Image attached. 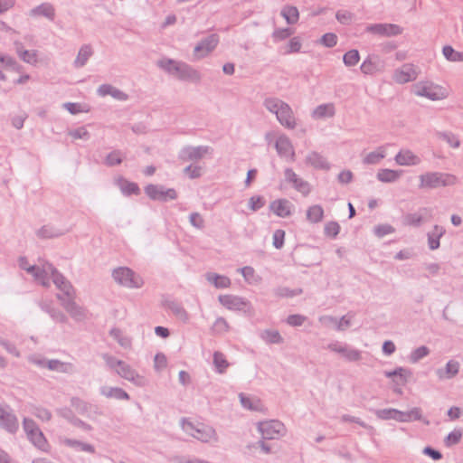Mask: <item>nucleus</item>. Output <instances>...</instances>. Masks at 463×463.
I'll list each match as a JSON object with an SVG mask.
<instances>
[{"label":"nucleus","mask_w":463,"mask_h":463,"mask_svg":"<svg viewBox=\"0 0 463 463\" xmlns=\"http://www.w3.org/2000/svg\"><path fill=\"white\" fill-rule=\"evenodd\" d=\"M419 188L437 189L439 187L452 186L457 184L458 178L449 173L427 172L419 176Z\"/></svg>","instance_id":"f257e3e1"},{"label":"nucleus","mask_w":463,"mask_h":463,"mask_svg":"<svg viewBox=\"0 0 463 463\" xmlns=\"http://www.w3.org/2000/svg\"><path fill=\"white\" fill-rule=\"evenodd\" d=\"M174 77L182 81H191L194 83H198L202 80V75L197 70L183 61H179Z\"/></svg>","instance_id":"9b49d317"},{"label":"nucleus","mask_w":463,"mask_h":463,"mask_svg":"<svg viewBox=\"0 0 463 463\" xmlns=\"http://www.w3.org/2000/svg\"><path fill=\"white\" fill-rule=\"evenodd\" d=\"M430 352V351L429 347H427L425 345L419 346L411 351V353L409 356V360L411 363L416 364L420 360H421L424 357H426L427 355H429Z\"/></svg>","instance_id":"3c124183"},{"label":"nucleus","mask_w":463,"mask_h":463,"mask_svg":"<svg viewBox=\"0 0 463 463\" xmlns=\"http://www.w3.org/2000/svg\"><path fill=\"white\" fill-rule=\"evenodd\" d=\"M0 426L5 431L15 434L19 430V421L8 405L4 406L0 403Z\"/></svg>","instance_id":"0eeeda50"},{"label":"nucleus","mask_w":463,"mask_h":463,"mask_svg":"<svg viewBox=\"0 0 463 463\" xmlns=\"http://www.w3.org/2000/svg\"><path fill=\"white\" fill-rule=\"evenodd\" d=\"M386 156L385 147L381 146L377 147L375 151L370 152L363 159V163L365 165H377Z\"/></svg>","instance_id":"58836bf2"},{"label":"nucleus","mask_w":463,"mask_h":463,"mask_svg":"<svg viewBox=\"0 0 463 463\" xmlns=\"http://www.w3.org/2000/svg\"><path fill=\"white\" fill-rule=\"evenodd\" d=\"M53 284L62 292L64 298H70L74 295V289L71 283L61 274L59 273L52 279Z\"/></svg>","instance_id":"393cba45"},{"label":"nucleus","mask_w":463,"mask_h":463,"mask_svg":"<svg viewBox=\"0 0 463 463\" xmlns=\"http://www.w3.org/2000/svg\"><path fill=\"white\" fill-rule=\"evenodd\" d=\"M114 183L125 196L138 195L141 193L137 183L130 182L121 175L115 178Z\"/></svg>","instance_id":"6ab92c4d"},{"label":"nucleus","mask_w":463,"mask_h":463,"mask_svg":"<svg viewBox=\"0 0 463 463\" xmlns=\"http://www.w3.org/2000/svg\"><path fill=\"white\" fill-rule=\"evenodd\" d=\"M395 161L400 165H416L420 164V159L411 151L404 150L395 156Z\"/></svg>","instance_id":"7c9ffc66"},{"label":"nucleus","mask_w":463,"mask_h":463,"mask_svg":"<svg viewBox=\"0 0 463 463\" xmlns=\"http://www.w3.org/2000/svg\"><path fill=\"white\" fill-rule=\"evenodd\" d=\"M302 288L290 289L288 287H278L274 289V295L278 298H293L302 294Z\"/></svg>","instance_id":"09e8293b"},{"label":"nucleus","mask_w":463,"mask_h":463,"mask_svg":"<svg viewBox=\"0 0 463 463\" xmlns=\"http://www.w3.org/2000/svg\"><path fill=\"white\" fill-rule=\"evenodd\" d=\"M402 174V170L384 168L378 171L376 177L383 183H394L401 177Z\"/></svg>","instance_id":"72a5a7b5"},{"label":"nucleus","mask_w":463,"mask_h":463,"mask_svg":"<svg viewBox=\"0 0 463 463\" xmlns=\"http://www.w3.org/2000/svg\"><path fill=\"white\" fill-rule=\"evenodd\" d=\"M61 443L66 447L72 448L80 451L88 452L90 454L95 453V447L93 445L82 442L78 439L63 438L61 439Z\"/></svg>","instance_id":"c756f323"},{"label":"nucleus","mask_w":463,"mask_h":463,"mask_svg":"<svg viewBox=\"0 0 463 463\" xmlns=\"http://www.w3.org/2000/svg\"><path fill=\"white\" fill-rule=\"evenodd\" d=\"M326 348L340 354L347 362H358L362 359V352L345 343L334 341L328 344Z\"/></svg>","instance_id":"39448f33"},{"label":"nucleus","mask_w":463,"mask_h":463,"mask_svg":"<svg viewBox=\"0 0 463 463\" xmlns=\"http://www.w3.org/2000/svg\"><path fill=\"white\" fill-rule=\"evenodd\" d=\"M21 268L25 269L28 273L32 274L36 279H46L47 270L46 269H41L35 265L26 268L21 263Z\"/></svg>","instance_id":"13d9d810"},{"label":"nucleus","mask_w":463,"mask_h":463,"mask_svg":"<svg viewBox=\"0 0 463 463\" xmlns=\"http://www.w3.org/2000/svg\"><path fill=\"white\" fill-rule=\"evenodd\" d=\"M446 230L440 225H434L432 231L427 233L428 246L431 250H435L439 248L440 238L445 234Z\"/></svg>","instance_id":"a878e982"},{"label":"nucleus","mask_w":463,"mask_h":463,"mask_svg":"<svg viewBox=\"0 0 463 463\" xmlns=\"http://www.w3.org/2000/svg\"><path fill=\"white\" fill-rule=\"evenodd\" d=\"M207 280L214 285L217 288H226L231 286V279L222 275H218L216 273H207L206 275Z\"/></svg>","instance_id":"79ce46f5"},{"label":"nucleus","mask_w":463,"mask_h":463,"mask_svg":"<svg viewBox=\"0 0 463 463\" xmlns=\"http://www.w3.org/2000/svg\"><path fill=\"white\" fill-rule=\"evenodd\" d=\"M374 414L378 419L381 420H395L396 421H399V420H402L401 416H403L402 414V411H399L397 409L388 408V409H380L375 410Z\"/></svg>","instance_id":"ea45409f"},{"label":"nucleus","mask_w":463,"mask_h":463,"mask_svg":"<svg viewBox=\"0 0 463 463\" xmlns=\"http://www.w3.org/2000/svg\"><path fill=\"white\" fill-rule=\"evenodd\" d=\"M278 121L286 128L294 129L297 127L296 118L294 116L291 107L287 103L277 113Z\"/></svg>","instance_id":"a211bd4d"},{"label":"nucleus","mask_w":463,"mask_h":463,"mask_svg":"<svg viewBox=\"0 0 463 463\" xmlns=\"http://www.w3.org/2000/svg\"><path fill=\"white\" fill-rule=\"evenodd\" d=\"M66 233V231L59 229L52 224H46L42 226L36 232V235L40 239H53L58 238Z\"/></svg>","instance_id":"bb28decb"},{"label":"nucleus","mask_w":463,"mask_h":463,"mask_svg":"<svg viewBox=\"0 0 463 463\" xmlns=\"http://www.w3.org/2000/svg\"><path fill=\"white\" fill-rule=\"evenodd\" d=\"M292 203L287 199H277L270 203L269 210L278 217L287 218L292 214Z\"/></svg>","instance_id":"aec40b11"},{"label":"nucleus","mask_w":463,"mask_h":463,"mask_svg":"<svg viewBox=\"0 0 463 463\" xmlns=\"http://www.w3.org/2000/svg\"><path fill=\"white\" fill-rule=\"evenodd\" d=\"M462 437L461 430H454L449 433L444 442L447 447L458 444Z\"/></svg>","instance_id":"0e129e2a"},{"label":"nucleus","mask_w":463,"mask_h":463,"mask_svg":"<svg viewBox=\"0 0 463 463\" xmlns=\"http://www.w3.org/2000/svg\"><path fill=\"white\" fill-rule=\"evenodd\" d=\"M324 218V210L321 205L315 204L307 208V220L311 223H318Z\"/></svg>","instance_id":"a19ab883"},{"label":"nucleus","mask_w":463,"mask_h":463,"mask_svg":"<svg viewBox=\"0 0 463 463\" xmlns=\"http://www.w3.org/2000/svg\"><path fill=\"white\" fill-rule=\"evenodd\" d=\"M180 425H181L182 430L185 433H187L188 435H190L191 437L194 438V436L196 432L195 430L198 428L199 423L195 424L187 418H182L180 420Z\"/></svg>","instance_id":"052dcab7"},{"label":"nucleus","mask_w":463,"mask_h":463,"mask_svg":"<svg viewBox=\"0 0 463 463\" xmlns=\"http://www.w3.org/2000/svg\"><path fill=\"white\" fill-rule=\"evenodd\" d=\"M286 104L287 102L274 97L266 98L263 102L264 107L276 116Z\"/></svg>","instance_id":"c03bdc74"},{"label":"nucleus","mask_w":463,"mask_h":463,"mask_svg":"<svg viewBox=\"0 0 463 463\" xmlns=\"http://www.w3.org/2000/svg\"><path fill=\"white\" fill-rule=\"evenodd\" d=\"M112 278L118 284L128 288H139L144 284L142 277L128 267L114 269Z\"/></svg>","instance_id":"f03ea898"},{"label":"nucleus","mask_w":463,"mask_h":463,"mask_svg":"<svg viewBox=\"0 0 463 463\" xmlns=\"http://www.w3.org/2000/svg\"><path fill=\"white\" fill-rule=\"evenodd\" d=\"M100 393L102 395L106 396L107 398H114L117 400H126V401L130 399L129 394L127 392H125L122 388H119V387H109V388L103 387L100 390Z\"/></svg>","instance_id":"c9c22d12"},{"label":"nucleus","mask_w":463,"mask_h":463,"mask_svg":"<svg viewBox=\"0 0 463 463\" xmlns=\"http://www.w3.org/2000/svg\"><path fill=\"white\" fill-rule=\"evenodd\" d=\"M213 364L216 367V372L223 373L229 366L225 356L221 352H214L213 354Z\"/></svg>","instance_id":"8fccbe9b"},{"label":"nucleus","mask_w":463,"mask_h":463,"mask_svg":"<svg viewBox=\"0 0 463 463\" xmlns=\"http://www.w3.org/2000/svg\"><path fill=\"white\" fill-rule=\"evenodd\" d=\"M258 430L263 439H279L286 433L285 425L277 420L262 421L258 424Z\"/></svg>","instance_id":"7ed1b4c3"},{"label":"nucleus","mask_w":463,"mask_h":463,"mask_svg":"<svg viewBox=\"0 0 463 463\" xmlns=\"http://www.w3.org/2000/svg\"><path fill=\"white\" fill-rule=\"evenodd\" d=\"M27 439L39 449L42 451H48L49 443L43 433V431L39 429L26 435Z\"/></svg>","instance_id":"c85d7f7f"},{"label":"nucleus","mask_w":463,"mask_h":463,"mask_svg":"<svg viewBox=\"0 0 463 463\" xmlns=\"http://www.w3.org/2000/svg\"><path fill=\"white\" fill-rule=\"evenodd\" d=\"M366 32L381 36H396L402 34L403 29L394 24H373L366 27Z\"/></svg>","instance_id":"f8f14e48"},{"label":"nucleus","mask_w":463,"mask_h":463,"mask_svg":"<svg viewBox=\"0 0 463 463\" xmlns=\"http://www.w3.org/2000/svg\"><path fill=\"white\" fill-rule=\"evenodd\" d=\"M305 162L307 165H311L316 169H321L326 171L330 169V164L327 162L326 157H324L321 154L316 151L310 152L306 156Z\"/></svg>","instance_id":"b1692460"},{"label":"nucleus","mask_w":463,"mask_h":463,"mask_svg":"<svg viewBox=\"0 0 463 463\" xmlns=\"http://www.w3.org/2000/svg\"><path fill=\"white\" fill-rule=\"evenodd\" d=\"M71 405L79 414L90 419H94L95 417L101 416L103 414L98 405L88 402L77 396L71 398Z\"/></svg>","instance_id":"423d86ee"},{"label":"nucleus","mask_w":463,"mask_h":463,"mask_svg":"<svg viewBox=\"0 0 463 463\" xmlns=\"http://www.w3.org/2000/svg\"><path fill=\"white\" fill-rule=\"evenodd\" d=\"M439 137L445 140L451 147L458 148L460 146L459 139L456 135L450 132H441Z\"/></svg>","instance_id":"e2e57ef3"},{"label":"nucleus","mask_w":463,"mask_h":463,"mask_svg":"<svg viewBox=\"0 0 463 463\" xmlns=\"http://www.w3.org/2000/svg\"><path fill=\"white\" fill-rule=\"evenodd\" d=\"M261 338L269 344H281L283 337L278 330H264L260 334Z\"/></svg>","instance_id":"de8ad7c7"},{"label":"nucleus","mask_w":463,"mask_h":463,"mask_svg":"<svg viewBox=\"0 0 463 463\" xmlns=\"http://www.w3.org/2000/svg\"><path fill=\"white\" fill-rule=\"evenodd\" d=\"M47 368L63 373H73L75 372V366L71 363L61 362L58 359L49 360Z\"/></svg>","instance_id":"2f4dec72"},{"label":"nucleus","mask_w":463,"mask_h":463,"mask_svg":"<svg viewBox=\"0 0 463 463\" xmlns=\"http://www.w3.org/2000/svg\"><path fill=\"white\" fill-rule=\"evenodd\" d=\"M29 15L32 17L43 16L50 21L55 19V8L50 3H43L30 10Z\"/></svg>","instance_id":"5701e85b"},{"label":"nucleus","mask_w":463,"mask_h":463,"mask_svg":"<svg viewBox=\"0 0 463 463\" xmlns=\"http://www.w3.org/2000/svg\"><path fill=\"white\" fill-rule=\"evenodd\" d=\"M411 375V371L404 367H397L393 371L385 372V376L388 378L398 377L397 380H393L396 385H405Z\"/></svg>","instance_id":"cd10ccee"},{"label":"nucleus","mask_w":463,"mask_h":463,"mask_svg":"<svg viewBox=\"0 0 463 463\" xmlns=\"http://www.w3.org/2000/svg\"><path fill=\"white\" fill-rule=\"evenodd\" d=\"M324 232L326 236L335 238L340 232V225L336 222H329L325 225Z\"/></svg>","instance_id":"69168bd1"},{"label":"nucleus","mask_w":463,"mask_h":463,"mask_svg":"<svg viewBox=\"0 0 463 463\" xmlns=\"http://www.w3.org/2000/svg\"><path fill=\"white\" fill-rule=\"evenodd\" d=\"M403 416L400 418L402 420H399V422H409L411 420H421V410L418 407L411 409L409 411H402Z\"/></svg>","instance_id":"864d4df0"},{"label":"nucleus","mask_w":463,"mask_h":463,"mask_svg":"<svg viewBox=\"0 0 463 463\" xmlns=\"http://www.w3.org/2000/svg\"><path fill=\"white\" fill-rule=\"evenodd\" d=\"M442 53L446 60L452 62L463 61V52H458L450 45H445L442 48Z\"/></svg>","instance_id":"a18cd8bd"},{"label":"nucleus","mask_w":463,"mask_h":463,"mask_svg":"<svg viewBox=\"0 0 463 463\" xmlns=\"http://www.w3.org/2000/svg\"><path fill=\"white\" fill-rule=\"evenodd\" d=\"M417 76L418 73L414 66L411 63H405L394 71L393 79L397 83L404 84L415 80Z\"/></svg>","instance_id":"dca6fc26"},{"label":"nucleus","mask_w":463,"mask_h":463,"mask_svg":"<svg viewBox=\"0 0 463 463\" xmlns=\"http://www.w3.org/2000/svg\"><path fill=\"white\" fill-rule=\"evenodd\" d=\"M360 60L359 52L355 49H352L346 52L343 56V61L345 66L352 67L358 63Z\"/></svg>","instance_id":"5fc2aeb1"},{"label":"nucleus","mask_w":463,"mask_h":463,"mask_svg":"<svg viewBox=\"0 0 463 463\" xmlns=\"http://www.w3.org/2000/svg\"><path fill=\"white\" fill-rule=\"evenodd\" d=\"M459 366L460 364L458 361L451 359L446 364L445 367L436 370V375L441 381L452 379L458 375Z\"/></svg>","instance_id":"4be33fe9"},{"label":"nucleus","mask_w":463,"mask_h":463,"mask_svg":"<svg viewBox=\"0 0 463 463\" xmlns=\"http://www.w3.org/2000/svg\"><path fill=\"white\" fill-rule=\"evenodd\" d=\"M333 103L318 105L313 111L312 116L316 118H331L335 115Z\"/></svg>","instance_id":"4c0bfd02"},{"label":"nucleus","mask_w":463,"mask_h":463,"mask_svg":"<svg viewBox=\"0 0 463 463\" xmlns=\"http://www.w3.org/2000/svg\"><path fill=\"white\" fill-rule=\"evenodd\" d=\"M178 63L179 61L175 60L165 58L157 61V66L168 74L174 76Z\"/></svg>","instance_id":"49530a36"},{"label":"nucleus","mask_w":463,"mask_h":463,"mask_svg":"<svg viewBox=\"0 0 463 463\" xmlns=\"http://www.w3.org/2000/svg\"><path fill=\"white\" fill-rule=\"evenodd\" d=\"M320 43L328 48L335 47L337 43V36L334 33H326L321 37Z\"/></svg>","instance_id":"338daca9"},{"label":"nucleus","mask_w":463,"mask_h":463,"mask_svg":"<svg viewBox=\"0 0 463 463\" xmlns=\"http://www.w3.org/2000/svg\"><path fill=\"white\" fill-rule=\"evenodd\" d=\"M301 46L302 43L299 37H292L286 46V51L284 52V54L298 52L301 49Z\"/></svg>","instance_id":"680f3d73"},{"label":"nucleus","mask_w":463,"mask_h":463,"mask_svg":"<svg viewBox=\"0 0 463 463\" xmlns=\"http://www.w3.org/2000/svg\"><path fill=\"white\" fill-rule=\"evenodd\" d=\"M432 219V210L429 207H421L417 213H407L403 218V223L408 226L420 227L423 222Z\"/></svg>","instance_id":"ddd939ff"},{"label":"nucleus","mask_w":463,"mask_h":463,"mask_svg":"<svg viewBox=\"0 0 463 463\" xmlns=\"http://www.w3.org/2000/svg\"><path fill=\"white\" fill-rule=\"evenodd\" d=\"M31 413L43 421H50L52 420V412L41 406H33Z\"/></svg>","instance_id":"6e6d98bb"},{"label":"nucleus","mask_w":463,"mask_h":463,"mask_svg":"<svg viewBox=\"0 0 463 463\" xmlns=\"http://www.w3.org/2000/svg\"><path fill=\"white\" fill-rule=\"evenodd\" d=\"M123 161V153L122 151L116 149L108 154L105 158V165L108 166H115L120 165Z\"/></svg>","instance_id":"603ef678"},{"label":"nucleus","mask_w":463,"mask_h":463,"mask_svg":"<svg viewBox=\"0 0 463 463\" xmlns=\"http://www.w3.org/2000/svg\"><path fill=\"white\" fill-rule=\"evenodd\" d=\"M275 148L279 156L290 157L291 161L295 160V151L291 141L287 136L282 135L277 138Z\"/></svg>","instance_id":"f3484780"},{"label":"nucleus","mask_w":463,"mask_h":463,"mask_svg":"<svg viewBox=\"0 0 463 463\" xmlns=\"http://www.w3.org/2000/svg\"><path fill=\"white\" fill-rule=\"evenodd\" d=\"M361 71L365 75H373L378 71L377 64L368 57L360 66Z\"/></svg>","instance_id":"bf43d9fd"},{"label":"nucleus","mask_w":463,"mask_h":463,"mask_svg":"<svg viewBox=\"0 0 463 463\" xmlns=\"http://www.w3.org/2000/svg\"><path fill=\"white\" fill-rule=\"evenodd\" d=\"M294 31L291 28H279L272 33V39L274 43L284 41L293 34Z\"/></svg>","instance_id":"4d7b16f0"},{"label":"nucleus","mask_w":463,"mask_h":463,"mask_svg":"<svg viewBox=\"0 0 463 463\" xmlns=\"http://www.w3.org/2000/svg\"><path fill=\"white\" fill-rule=\"evenodd\" d=\"M92 48L90 44H84L79 50L78 55L73 62L75 68L83 67L92 55Z\"/></svg>","instance_id":"f704fd0d"},{"label":"nucleus","mask_w":463,"mask_h":463,"mask_svg":"<svg viewBox=\"0 0 463 463\" xmlns=\"http://www.w3.org/2000/svg\"><path fill=\"white\" fill-rule=\"evenodd\" d=\"M116 373L122 378L131 382L136 386L145 387L147 384V379L140 375L135 369L124 361L119 367L116 369Z\"/></svg>","instance_id":"1a4fd4ad"},{"label":"nucleus","mask_w":463,"mask_h":463,"mask_svg":"<svg viewBox=\"0 0 463 463\" xmlns=\"http://www.w3.org/2000/svg\"><path fill=\"white\" fill-rule=\"evenodd\" d=\"M354 14L346 10H339L335 14L336 20L342 24H349L353 20Z\"/></svg>","instance_id":"774afa93"},{"label":"nucleus","mask_w":463,"mask_h":463,"mask_svg":"<svg viewBox=\"0 0 463 463\" xmlns=\"http://www.w3.org/2000/svg\"><path fill=\"white\" fill-rule=\"evenodd\" d=\"M41 308L50 315V317L56 322L66 323L67 317L59 309L53 307L51 304L43 302L40 304Z\"/></svg>","instance_id":"e433bc0d"},{"label":"nucleus","mask_w":463,"mask_h":463,"mask_svg":"<svg viewBox=\"0 0 463 463\" xmlns=\"http://www.w3.org/2000/svg\"><path fill=\"white\" fill-rule=\"evenodd\" d=\"M281 15L288 24H295L298 21L299 13L296 6L285 5L281 10Z\"/></svg>","instance_id":"37998d69"},{"label":"nucleus","mask_w":463,"mask_h":463,"mask_svg":"<svg viewBox=\"0 0 463 463\" xmlns=\"http://www.w3.org/2000/svg\"><path fill=\"white\" fill-rule=\"evenodd\" d=\"M219 43V36L216 33L210 34L203 39L195 47L194 54L202 58L213 51Z\"/></svg>","instance_id":"2eb2a0df"},{"label":"nucleus","mask_w":463,"mask_h":463,"mask_svg":"<svg viewBox=\"0 0 463 463\" xmlns=\"http://www.w3.org/2000/svg\"><path fill=\"white\" fill-rule=\"evenodd\" d=\"M57 298L61 301V306L70 314V316L78 322L83 321L87 317V311L84 307L79 306L73 299V296L64 298L60 293L57 294Z\"/></svg>","instance_id":"6e6552de"},{"label":"nucleus","mask_w":463,"mask_h":463,"mask_svg":"<svg viewBox=\"0 0 463 463\" xmlns=\"http://www.w3.org/2000/svg\"><path fill=\"white\" fill-rule=\"evenodd\" d=\"M219 302L230 310H245L250 306V302L245 298L233 295H220Z\"/></svg>","instance_id":"4468645a"},{"label":"nucleus","mask_w":463,"mask_h":463,"mask_svg":"<svg viewBox=\"0 0 463 463\" xmlns=\"http://www.w3.org/2000/svg\"><path fill=\"white\" fill-rule=\"evenodd\" d=\"M212 152L213 148L208 146H186L181 149L179 153V159L184 162L198 161L202 159L205 155L211 154Z\"/></svg>","instance_id":"9d476101"},{"label":"nucleus","mask_w":463,"mask_h":463,"mask_svg":"<svg viewBox=\"0 0 463 463\" xmlns=\"http://www.w3.org/2000/svg\"><path fill=\"white\" fill-rule=\"evenodd\" d=\"M145 194L153 201L166 203L177 198V192L174 188H165L161 184H149L145 186Z\"/></svg>","instance_id":"20e7f679"},{"label":"nucleus","mask_w":463,"mask_h":463,"mask_svg":"<svg viewBox=\"0 0 463 463\" xmlns=\"http://www.w3.org/2000/svg\"><path fill=\"white\" fill-rule=\"evenodd\" d=\"M165 308L171 310L179 319L183 321L188 320V314L180 303L173 299H165L163 302Z\"/></svg>","instance_id":"473e14b6"},{"label":"nucleus","mask_w":463,"mask_h":463,"mask_svg":"<svg viewBox=\"0 0 463 463\" xmlns=\"http://www.w3.org/2000/svg\"><path fill=\"white\" fill-rule=\"evenodd\" d=\"M196 432L194 436V439L200 440L201 442L207 443L211 440L218 441L217 433L212 426L206 425L204 423H199L198 428L195 430Z\"/></svg>","instance_id":"412c9836"}]
</instances>
